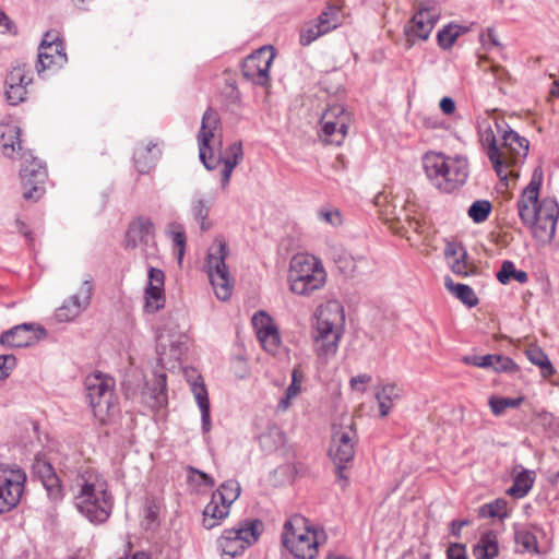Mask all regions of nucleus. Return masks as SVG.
Segmentation results:
<instances>
[{
  "instance_id": "f257e3e1",
  "label": "nucleus",
  "mask_w": 559,
  "mask_h": 559,
  "mask_svg": "<svg viewBox=\"0 0 559 559\" xmlns=\"http://www.w3.org/2000/svg\"><path fill=\"white\" fill-rule=\"evenodd\" d=\"M61 472L78 511L91 523H105L114 506L106 478L90 466L72 467L64 464Z\"/></svg>"
},
{
  "instance_id": "f03ea898",
  "label": "nucleus",
  "mask_w": 559,
  "mask_h": 559,
  "mask_svg": "<svg viewBox=\"0 0 559 559\" xmlns=\"http://www.w3.org/2000/svg\"><path fill=\"white\" fill-rule=\"evenodd\" d=\"M314 318L311 332L313 349L320 358L329 359L337 353L343 335L344 308L341 302L330 300L317 308Z\"/></svg>"
},
{
  "instance_id": "7ed1b4c3",
  "label": "nucleus",
  "mask_w": 559,
  "mask_h": 559,
  "mask_svg": "<svg viewBox=\"0 0 559 559\" xmlns=\"http://www.w3.org/2000/svg\"><path fill=\"white\" fill-rule=\"evenodd\" d=\"M423 167L429 181L445 193L457 190L469 176L467 158L461 155L428 152L423 156Z\"/></svg>"
},
{
  "instance_id": "20e7f679",
  "label": "nucleus",
  "mask_w": 559,
  "mask_h": 559,
  "mask_svg": "<svg viewBox=\"0 0 559 559\" xmlns=\"http://www.w3.org/2000/svg\"><path fill=\"white\" fill-rule=\"evenodd\" d=\"M325 539L324 531L309 526L308 520L300 514L292 515L283 527V545L299 559L316 558L320 544Z\"/></svg>"
},
{
  "instance_id": "39448f33",
  "label": "nucleus",
  "mask_w": 559,
  "mask_h": 559,
  "mask_svg": "<svg viewBox=\"0 0 559 559\" xmlns=\"http://www.w3.org/2000/svg\"><path fill=\"white\" fill-rule=\"evenodd\" d=\"M326 282L322 262L314 255L298 253L289 262L288 285L293 294L309 296L321 289Z\"/></svg>"
},
{
  "instance_id": "423d86ee",
  "label": "nucleus",
  "mask_w": 559,
  "mask_h": 559,
  "mask_svg": "<svg viewBox=\"0 0 559 559\" xmlns=\"http://www.w3.org/2000/svg\"><path fill=\"white\" fill-rule=\"evenodd\" d=\"M495 127L501 133L499 153L501 155V168L506 175L503 181H507L509 177L519 178L520 174L516 167L523 164L526 158L530 142L526 138L513 131L504 121L495 120Z\"/></svg>"
},
{
  "instance_id": "0eeeda50",
  "label": "nucleus",
  "mask_w": 559,
  "mask_h": 559,
  "mask_svg": "<svg viewBox=\"0 0 559 559\" xmlns=\"http://www.w3.org/2000/svg\"><path fill=\"white\" fill-rule=\"evenodd\" d=\"M85 385L94 416L104 421L117 409L115 379L108 374L95 372L86 378Z\"/></svg>"
},
{
  "instance_id": "6e6552de",
  "label": "nucleus",
  "mask_w": 559,
  "mask_h": 559,
  "mask_svg": "<svg viewBox=\"0 0 559 559\" xmlns=\"http://www.w3.org/2000/svg\"><path fill=\"white\" fill-rule=\"evenodd\" d=\"M263 522L258 519L246 520L237 526L225 530L217 539L222 554L235 558L243 554L251 545L258 542L263 532Z\"/></svg>"
},
{
  "instance_id": "1a4fd4ad",
  "label": "nucleus",
  "mask_w": 559,
  "mask_h": 559,
  "mask_svg": "<svg viewBox=\"0 0 559 559\" xmlns=\"http://www.w3.org/2000/svg\"><path fill=\"white\" fill-rule=\"evenodd\" d=\"M229 250L226 242L216 238L209 249L206 267L210 282L218 299L225 301L230 298L233 292L231 278L225 263Z\"/></svg>"
},
{
  "instance_id": "9d476101",
  "label": "nucleus",
  "mask_w": 559,
  "mask_h": 559,
  "mask_svg": "<svg viewBox=\"0 0 559 559\" xmlns=\"http://www.w3.org/2000/svg\"><path fill=\"white\" fill-rule=\"evenodd\" d=\"M22 165L20 177L23 187V198L29 201H37L44 193V185L47 179V170L43 162L25 152L21 156Z\"/></svg>"
},
{
  "instance_id": "9b49d317",
  "label": "nucleus",
  "mask_w": 559,
  "mask_h": 559,
  "mask_svg": "<svg viewBox=\"0 0 559 559\" xmlns=\"http://www.w3.org/2000/svg\"><path fill=\"white\" fill-rule=\"evenodd\" d=\"M25 473L20 468H0V514L11 511L20 502L24 485Z\"/></svg>"
},
{
  "instance_id": "f8f14e48",
  "label": "nucleus",
  "mask_w": 559,
  "mask_h": 559,
  "mask_svg": "<svg viewBox=\"0 0 559 559\" xmlns=\"http://www.w3.org/2000/svg\"><path fill=\"white\" fill-rule=\"evenodd\" d=\"M542 182L543 170L542 168H535L530 183L522 191L516 202L519 216L522 223L528 226L533 233L536 225V215L538 213V195Z\"/></svg>"
},
{
  "instance_id": "ddd939ff",
  "label": "nucleus",
  "mask_w": 559,
  "mask_h": 559,
  "mask_svg": "<svg viewBox=\"0 0 559 559\" xmlns=\"http://www.w3.org/2000/svg\"><path fill=\"white\" fill-rule=\"evenodd\" d=\"M321 138L326 144L341 145L348 132L349 116L345 109L335 105L330 107L321 118Z\"/></svg>"
},
{
  "instance_id": "4468645a",
  "label": "nucleus",
  "mask_w": 559,
  "mask_h": 559,
  "mask_svg": "<svg viewBox=\"0 0 559 559\" xmlns=\"http://www.w3.org/2000/svg\"><path fill=\"white\" fill-rule=\"evenodd\" d=\"M33 83V72L26 64L13 67L5 78V98L12 106L27 99L28 86Z\"/></svg>"
},
{
  "instance_id": "2eb2a0df",
  "label": "nucleus",
  "mask_w": 559,
  "mask_h": 559,
  "mask_svg": "<svg viewBox=\"0 0 559 559\" xmlns=\"http://www.w3.org/2000/svg\"><path fill=\"white\" fill-rule=\"evenodd\" d=\"M439 17L436 8H420L405 25L407 48L417 40H427Z\"/></svg>"
},
{
  "instance_id": "dca6fc26",
  "label": "nucleus",
  "mask_w": 559,
  "mask_h": 559,
  "mask_svg": "<svg viewBox=\"0 0 559 559\" xmlns=\"http://www.w3.org/2000/svg\"><path fill=\"white\" fill-rule=\"evenodd\" d=\"M273 61V53L266 48H260L242 62L243 78L258 85H266L270 80V68Z\"/></svg>"
},
{
  "instance_id": "f3484780",
  "label": "nucleus",
  "mask_w": 559,
  "mask_h": 559,
  "mask_svg": "<svg viewBox=\"0 0 559 559\" xmlns=\"http://www.w3.org/2000/svg\"><path fill=\"white\" fill-rule=\"evenodd\" d=\"M219 128V117L216 111L212 108H207L202 116L201 128L198 133V145H199V157L206 169L212 170L216 168L215 164H212L207 158L206 152L212 154L213 148L210 145L211 140L216 135V131Z\"/></svg>"
},
{
  "instance_id": "a211bd4d",
  "label": "nucleus",
  "mask_w": 559,
  "mask_h": 559,
  "mask_svg": "<svg viewBox=\"0 0 559 559\" xmlns=\"http://www.w3.org/2000/svg\"><path fill=\"white\" fill-rule=\"evenodd\" d=\"M559 218V205L552 198H545L538 204L534 236L542 240H550L555 236Z\"/></svg>"
},
{
  "instance_id": "6ab92c4d",
  "label": "nucleus",
  "mask_w": 559,
  "mask_h": 559,
  "mask_svg": "<svg viewBox=\"0 0 559 559\" xmlns=\"http://www.w3.org/2000/svg\"><path fill=\"white\" fill-rule=\"evenodd\" d=\"M356 431L352 426L335 430L332 437L329 454L334 464L350 462L355 453Z\"/></svg>"
},
{
  "instance_id": "aec40b11",
  "label": "nucleus",
  "mask_w": 559,
  "mask_h": 559,
  "mask_svg": "<svg viewBox=\"0 0 559 559\" xmlns=\"http://www.w3.org/2000/svg\"><path fill=\"white\" fill-rule=\"evenodd\" d=\"M46 336V330L33 323H23L4 332L0 342L10 347H26Z\"/></svg>"
},
{
  "instance_id": "412c9836",
  "label": "nucleus",
  "mask_w": 559,
  "mask_h": 559,
  "mask_svg": "<svg viewBox=\"0 0 559 559\" xmlns=\"http://www.w3.org/2000/svg\"><path fill=\"white\" fill-rule=\"evenodd\" d=\"M252 324L263 348L267 353L275 355L281 346V336L272 318L265 312L260 311L253 316Z\"/></svg>"
},
{
  "instance_id": "4be33fe9",
  "label": "nucleus",
  "mask_w": 559,
  "mask_h": 559,
  "mask_svg": "<svg viewBox=\"0 0 559 559\" xmlns=\"http://www.w3.org/2000/svg\"><path fill=\"white\" fill-rule=\"evenodd\" d=\"M93 285L85 280L79 292L72 295L67 302L57 309L56 317L59 321H71L75 319L91 304Z\"/></svg>"
},
{
  "instance_id": "5701e85b",
  "label": "nucleus",
  "mask_w": 559,
  "mask_h": 559,
  "mask_svg": "<svg viewBox=\"0 0 559 559\" xmlns=\"http://www.w3.org/2000/svg\"><path fill=\"white\" fill-rule=\"evenodd\" d=\"M148 282L145 287V310L156 312L165 305V273L163 270L150 266L147 272Z\"/></svg>"
},
{
  "instance_id": "b1692460",
  "label": "nucleus",
  "mask_w": 559,
  "mask_h": 559,
  "mask_svg": "<svg viewBox=\"0 0 559 559\" xmlns=\"http://www.w3.org/2000/svg\"><path fill=\"white\" fill-rule=\"evenodd\" d=\"M495 126V121H490L489 119H484L478 123V135L481 143V146L485 148L486 154L495 169L497 176L500 180L506 179V175L502 171V163L501 155L499 153V144L496 140V134L492 128Z\"/></svg>"
},
{
  "instance_id": "393cba45",
  "label": "nucleus",
  "mask_w": 559,
  "mask_h": 559,
  "mask_svg": "<svg viewBox=\"0 0 559 559\" xmlns=\"http://www.w3.org/2000/svg\"><path fill=\"white\" fill-rule=\"evenodd\" d=\"M155 226L150 217L138 216L129 224L126 233L124 245L128 249H135L141 243L148 246L154 242ZM155 247V243H153Z\"/></svg>"
},
{
  "instance_id": "a878e982",
  "label": "nucleus",
  "mask_w": 559,
  "mask_h": 559,
  "mask_svg": "<svg viewBox=\"0 0 559 559\" xmlns=\"http://www.w3.org/2000/svg\"><path fill=\"white\" fill-rule=\"evenodd\" d=\"M67 62L63 43L59 38H52L50 44L39 45L36 69L38 73L53 66L62 67Z\"/></svg>"
},
{
  "instance_id": "bb28decb",
  "label": "nucleus",
  "mask_w": 559,
  "mask_h": 559,
  "mask_svg": "<svg viewBox=\"0 0 559 559\" xmlns=\"http://www.w3.org/2000/svg\"><path fill=\"white\" fill-rule=\"evenodd\" d=\"M32 469L34 475L41 480L43 486L46 488L48 496L51 499L58 500L62 497L60 479L48 461L43 457H36L32 465Z\"/></svg>"
},
{
  "instance_id": "cd10ccee",
  "label": "nucleus",
  "mask_w": 559,
  "mask_h": 559,
  "mask_svg": "<svg viewBox=\"0 0 559 559\" xmlns=\"http://www.w3.org/2000/svg\"><path fill=\"white\" fill-rule=\"evenodd\" d=\"M413 206L400 198H394L381 213L388 222L407 223L411 228L417 229L418 222L412 216Z\"/></svg>"
},
{
  "instance_id": "c85d7f7f",
  "label": "nucleus",
  "mask_w": 559,
  "mask_h": 559,
  "mask_svg": "<svg viewBox=\"0 0 559 559\" xmlns=\"http://www.w3.org/2000/svg\"><path fill=\"white\" fill-rule=\"evenodd\" d=\"M162 154L157 143L140 144L136 146L133 159L140 174H147Z\"/></svg>"
},
{
  "instance_id": "c756f323",
  "label": "nucleus",
  "mask_w": 559,
  "mask_h": 559,
  "mask_svg": "<svg viewBox=\"0 0 559 559\" xmlns=\"http://www.w3.org/2000/svg\"><path fill=\"white\" fill-rule=\"evenodd\" d=\"M513 484L507 490V493L515 499L524 498L533 488L535 483V472L515 466L513 468Z\"/></svg>"
},
{
  "instance_id": "7c9ffc66",
  "label": "nucleus",
  "mask_w": 559,
  "mask_h": 559,
  "mask_svg": "<svg viewBox=\"0 0 559 559\" xmlns=\"http://www.w3.org/2000/svg\"><path fill=\"white\" fill-rule=\"evenodd\" d=\"M230 507L221 502L214 495H212L211 501L205 506L203 510V526L206 530H212L218 526L224 519L229 514Z\"/></svg>"
},
{
  "instance_id": "2f4dec72",
  "label": "nucleus",
  "mask_w": 559,
  "mask_h": 559,
  "mask_svg": "<svg viewBox=\"0 0 559 559\" xmlns=\"http://www.w3.org/2000/svg\"><path fill=\"white\" fill-rule=\"evenodd\" d=\"M191 391L201 412L202 431L207 433L212 427L207 390L203 382L194 381L191 383Z\"/></svg>"
},
{
  "instance_id": "473e14b6",
  "label": "nucleus",
  "mask_w": 559,
  "mask_h": 559,
  "mask_svg": "<svg viewBox=\"0 0 559 559\" xmlns=\"http://www.w3.org/2000/svg\"><path fill=\"white\" fill-rule=\"evenodd\" d=\"M448 263L453 273L461 276L469 274V266L466 262V251L456 243H448L444 250Z\"/></svg>"
},
{
  "instance_id": "72a5a7b5",
  "label": "nucleus",
  "mask_w": 559,
  "mask_h": 559,
  "mask_svg": "<svg viewBox=\"0 0 559 559\" xmlns=\"http://www.w3.org/2000/svg\"><path fill=\"white\" fill-rule=\"evenodd\" d=\"M498 554V537L492 531L481 534L478 543L473 548V555L476 559H493Z\"/></svg>"
},
{
  "instance_id": "f704fd0d",
  "label": "nucleus",
  "mask_w": 559,
  "mask_h": 559,
  "mask_svg": "<svg viewBox=\"0 0 559 559\" xmlns=\"http://www.w3.org/2000/svg\"><path fill=\"white\" fill-rule=\"evenodd\" d=\"M402 396V390L395 384H384L376 393L381 417H386L394 403Z\"/></svg>"
},
{
  "instance_id": "c9c22d12",
  "label": "nucleus",
  "mask_w": 559,
  "mask_h": 559,
  "mask_svg": "<svg viewBox=\"0 0 559 559\" xmlns=\"http://www.w3.org/2000/svg\"><path fill=\"white\" fill-rule=\"evenodd\" d=\"M259 442L264 452L273 453L285 445L286 436L280 427L271 426L261 433Z\"/></svg>"
},
{
  "instance_id": "e433bc0d",
  "label": "nucleus",
  "mask_w": 559,
  "mask_h": 559,
  "mask_svg": "<svg viewBox=\"0 0 559 559\" xmlns=\"http://www.w3.org/2000/svg\"><path fill=\"white\" fill-rule=\"evenodd\" d=\"M302 382L304 373L299 367H295L292 372V382L277 404L278 412H286L288 409L292 400L296 399L300 393Z\"/></svg>"
},
{
  "instance_id": "4c0bfd02",
  "label": "nucleus",
  "mask_w": 559,
  "mask_h": 559,
  "mask_svg": "<svg viewBox=\"0 0 559 559\" xmlns=\"http://www.w3.org/2000/svg\"><path fill=\"white\" fill-rule=\"evenodd\" d=\"M21 130L16 126H8L1 134V146L3 154L10 158H14L15 153H19L21 146Z\"/></svg>"
},
{
  "instance_id": "58836bf2",
  "label": "nucleus",
  "mask_w": 559,
  "mask_h": 559,
  "mask_svg": "<svg viewBox=\"0 0 559 559\" xmlns=\"http://www.w3.org/2000/svg\"><path fill=\"white\" fill-rule=\"evenodd\" d=\"M445 287L467 307L472 308L478 304L476 294L468 285L455 284L452 280L445 278Z\"/></svg>"
},
{
  "instance_id": "ea45409f",
  "label": "nucleus",
  "mask_w": 559,
  "mask_h": 559,
  "mask_svg": "<svg viewBox=\"0 0 559 559\" xmlns=\"http://www.w3.org/2000/svg\"><path fill=\"white\" fill-rule=\"evenodd\" d=\"M324 34H328L340 25V9L336 5H328L314 20Z\"/></svg>"
},
{
  "instance_id": "a19ab883",
  "label": "nucleus",
  "mask_w": 559,
  "mask_h": 559,
  "mask_svg": "<svg viewBox=\"0 0 559 559\" xmlns=\"http://www.w3.org/2000/svg\"><path fill=\"white\" fill-rule=\"evenodd\" d=\"M190 212L194 221L200 225V228L202 230L210 229L211 223L207 222L210 206L205 200L201 198H194L191 201Z\"/></svg>"
},
{
  "instance_id": "79ce46f5",
  "label": "nucleus",
  "mask_w": 559,
  "mask_h": 559,
  "mask_svg": "<svg viewBox=\"0 0 559 559\" xmlns=\"http://www.w3.org/2000/svg\"><path fill=\"white\" fill-rule=\"evenodd\" d=\"M497 277L501 284H508L512 278L521 284L527 282L528 276L525 271L516 270L514 263L511 261H504L501 265Z\"/></svg>"
},
{
  "instance_id": "37998d69",
  "label": "nucleus",
  "mask_w": 559,
  "mask_h": 559,
  "mask_svg": "<svg viewBox=\"0 0 559 559\" xmlns=\"http://www.w3.org/2000/svg\"><path fill=\"white\" fill-rule=\"evenodd\" d=\"M213 495L219 499L221 502L231 507L240 495V485L236 480H227L223 483Z\"/></svg>"
},
{
  "instance_id": "c03bdc74",
  "label": "nucleus",
  "mask_w": 559,
  "mask_h": 559,
  "mask_svg": "<svg viewBox=\"0 0 559 559\" xmlns=\"http://www.w3.org/2000/svg\"><path fill=\"white\" fill-rule=\"evenodd\" d=\"M166 234L171 239L174 245L178 248V250H177L178 262L181 263L183 254H185L186 239H187L183 226L178 223H170L167 226Z\"/></svg>"
},
{
  "instance_id": "a18cd8bd",
  "label": "nucleus",
  "mask_w": 559,
  "mask_h": 559,
  "mask_svg": "<svg viewBox=\"0 0 559 559\" xmlns=\"http://www.w3.org/2000/svg\"><path fill=\"white\" fill-rule=\"evenodd\" d=\"M325 35L316 21L311 20L305 22L299 31V43L306 47L317 40L319 37Z\"/></svg>"
},
{
  "instance_id": "49530a36",
  "label": "nucleus",
  "mask_w": 559,
  "mask_h": 559,
  "mask_svg": "<svg viewBox=\"0 0 559 559\" xmlns=\"http://www.w3.org/2000/svg\"><path fill=\"white\" fill-rule=\"evenodd\" d=\"M528 360L540 367L544 374L550 376L554 373V368L547 355L538 347H531L526 350Z\"/></svg>"
},
{
  "instance_id": "de8ad7c7",
  "label": "nucleus",
  "mask_w": 559,
  "mask_h": 559,
  "mask_svg": "<svg viewBox=\"0 0 559 559\" xmlns=\"http://www.w3.org/2000/svg\"><path fill=\"white\" fill-rule=\"evenodd\" d=\"M462 27L459 25L449 24L438 32V44L443 49H449L453 46L456 38L460 36Z\"/></svg>"
},
{
  "instance_id": "09e8293b",
  "label": "nucleus",
  "mask_w": 559,
  "mask_h": 559,
  "mask_svg": "<svg viewBox=\"0 0 559 559\" xmlns=\"http://www.w3.org/2000/svg\"><path fill=\"white\" fill-rule=\"evenodd\" d=\"M508 503L504 499H496L480 508V515L504 519L508 516Z\"/></svg>"
},
{
  "instance_id": "8fccbe9b",
  "label": "nucleus",
  "mask_w": 559,
  "mask_h": 559,
  "mask_svg": "<svg viewBox=\"0 0 559 559\" xmlns=\"http://www.w3.org/2000/svg\"><path fill=\"white\" fill-rule=\"evenodd\" d=\"M491 211V203L487 200H477L472 203V205L468 209V216L475 222V223H483L485 222Z\"/></svg>"
},
{
  "instance_id": "3c124183",
  "label": "nucleus",
  "mask_w": 559,
  "mask_h": 559,
  "mask_svg": "<svg viewBox=\"0 0 559 559\" xmlns=\"http://www.w3.org/2000/svg\"><path fill=\"white\" fill-rule=\"evenodd\" d=\"M515 543L523 548V551L538 552L536 536L526 530L515 532Z\"/></svg>"
},
{
  "instance_id": "603ef678",
  "label": "nucleus",
  "mask_w": 559,
  "mask_h": 559,
  "mask_svg": "<svg viewBox=\"0 0 559 559\" xmlns=\"http://www.w3.org/2000/svg\"><path fill=\"white\" fill-rule=\"evenodd\" d=\"M522 401H523V397H518V399L491 397L489 400V405H490L491 412L495 415H501L508 407L515 408V407L520 406Z\"/></svg>"
},
{
  "instance_id": "864d4df0",
  "label": "nucleus",
  "mask_w": 559,
  "mask_h": 559,
  "mask_svg": "<svg viewBox=\"0 0 559 559\" xmlns=\"http://www.w3.org/2000/svg\"><path fill=\"white\" fill-rule=\"evenodd\" d=\"M243 158V151L241 142H235L229 145L224 155L219 157L217 163H228L234 166H237Z\"/></svg>"
},
{
  "instance_id": "5fc2aeb1",
  "label": "nucleus",
  "mask_w": 559,
  "mask_h": 559,
  "mask_svg": "<svg viewBox=\"0 0 559 559\" xmlns=\"http://www.w3.org/2000/svg\"><path fill=\"white\" fill-rule=\"evenodd\" d=\"M490 369L496 372H514L518 367L516 364L508 356L492 355Z\"/></svg>"
},
{
  "instance_id": "6e6d98bb",
  "label": "nucleus",
  "mask_w": 559,
  "mask_h": 559,
  "mask_svg": "<svg viewBox=\"0 0 559 559\" xmlns=\"http://www.w3.org/2000/svg\"><path fill=\"white\" fill-rule=\"evenodd\" d=\"M463 361L466 365H472V366L479 367V368L490 369V365L492 362V355L488 354V355H484V356H478V355L465 356V357H463Z\"/></svg>"
},
{
  "instance_id": "4d7b16f0",
  "label": "nucleus",
  "mask_w": 559,
  "mask_h": 559,
  "mask_svg": "<svg viewBox=\"0 0 559 559\" xmlns=\"http://www.w3.org/2000/svg\"><path fill=\"white\" fill-rule=\"evenodd\" d=\"M15 361V357L12 355L0 356V382L9 377Z\"/></svg>"
},
{
  "instance_id": "13d9d810",
  "label": "nucleus",
  "mask_w": 559,
  "mask_h": 559,
  "mask_svg": "<svg viewBox=\"0 0 559 559\" xmlns=\"http://www.w3.org/2000/svg\"><path fill=\"white\" fill-rule=\"evenodd\" d=\"M319 217L321 221L333 226L342 224V216L338 210H322L319 212Z\"/></svg>"
},
{
  "instance_id": "bf43d9fd",
  "label": "nucleus",
  "mask_w": 559,
  "mask_h": 559,
  "mask_svg": "<svg viewBox=\"0 0 559 559\" xmlns=\"http://www.w3.org/2000/svg\"><path fill=\"white\" fill-rule=\"evenodd\" d=\"M448 559H467L466 546L464 544L454 543L448 547Z\"/></svg>"
},
{
  "instance_id": "052dcab7",
  "label": "nucleus",
  "mask_w": 559,
  "mask_h": 559,
  "mask_svg": "<svg viewBox=\"0 0 559 559\" xmlns=\"http://www.w3.org/2000/svg\"><path fill=\"white\" fill-rule=\"evenodd\" d=\"M371 381V376L364 373L358 374L356 377H353L350 379V386L353 390L364 392L365 391V384L369 383Z\"/></svg>"
},
{
  "instance_id": "680f3d73",
  "label": "nucleus",
  "mask_w": 559,
  "mask_h": 559,
  "mask_svg": "<svg viewBox=\"0 0 559 559\" xmlns=\"http://www.w3.org/2000/svg\"><path fill=\"white\" fill-rule=\"evenodd\" d=\"M223 165H224V167L221 171V177H222L221 180H222V187H223V189H225L229 183L233 170L235 169L236 166L228 164V163H223Z\"/></svg>"
},
{
  "instance_id": "e2e57ef3",
  "label": "nucleus",
  "mask_w": 559,
  "mask_h": 559,
  "mask_svg": "<svg viewBox=\"0 0 559 559\" xmlns=\"http://www.w3.org/2000/svg\"><path fill=\"white\" fill-rule=\"evenodd\" d=\"M188 471L192 474H197L201 479H202V483L205 485V486H209V487H213L214 486V479L207 475L206 473L202 472V471H199L194 467H191L189 466L188 467Z\"/></svg>"
},
{
  "instance_id": "0e129e2a",
  "label": "nucleus",
  "mask_w": 559,
  "mask_h": 559,
  "mask_svg": "<svg viewBox=\"0 0 559 559\" xmlns=\"http://www.w3.org/2000/svg\"><path fill=\"white\" fill-rule=\"evenodd\" d=\"M440 108L445 115H451L455 110V103L450 97H443L440 100Z\"/></svg>"
},
{
  "instance_id": "69168bd1",
  "label": "nucleus",
  "mask_w": 559,
  "mask_h": 559,
  "mask_svg": "<svg viewBox=\"0 0 559 559\" xmlns=\"http://www.w3.org/2000/svg\"><path fill=\"white\" fill-rule=\"evenodd\" d=\"M469 522L468 520H455V521H452L451 522V533L452 535H454L456 538L461 537V530L468 525Z\"/></svg>"
},
{
  "instance_id": "338daca9",
  "label": "nucleus",
  "mask_w": 559,
  "mask_h": 559,
  "mask_svg": "<svg viewBox=\"0 0 559 559\" xmlns=\"http://www.w3.org/2000/svg\"><path fill=\"white\" fill-rule=\"evenodd\" d=\"M182 354L181 350V343L179 342H171L169 344V356L174 359H179Z\"/></svg>"
},
{
  "instance_id": "774afa93",
  "label": "nucleus",
  "mask_w": 559,
  "mask_h": 559,
  "mask_svg": "<svg viewBox=\"0 0 559 559\" xmlns=\"http://www.w3.org/2000/svg\"><path fill=\"white\" fill-rule=\"evenodd\" d=\"M11 28H12L11 20L5 15L4 12L0 11V31L1 32H11Z\"/></svg>"
}]
</instances>
